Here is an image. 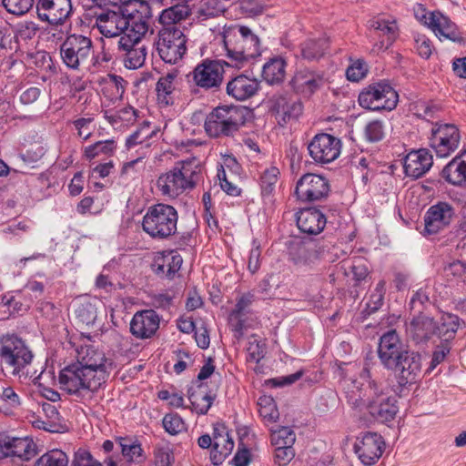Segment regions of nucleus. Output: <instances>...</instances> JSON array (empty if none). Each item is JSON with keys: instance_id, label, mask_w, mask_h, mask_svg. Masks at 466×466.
Instances as JSON below:
<instances>
[{"instance_id": "obj_1", "label": "nucleus", "mask_w": 466, "mask_h": 466, "mask_svg": "<svg viewBox=\"0 0 466 466\" xmlns=\"http://www.w3.org/2000/svg\"><path fill=\"white\" fill-rule=\"evenodd\" d=\"M345 393L347 402L352 409L360 412L366 410L377 421H391L398 413L396 399L383 393L367 368L360 371L358 378L347 383Z\"/></svg>"}, {"instance_id": "obj_2", "label": "nucleus", "mask_w": 466, "mask_h": 466, "mask_svg": "<svg viewBox=\"0 0 466 466\" xmlns=\"http://www.w3.org/2000/svg\"><path fill=\"white\" fill-rule=\"evenodd\" d=\"M202 178L201 163L193 157L178 163L171 170L159 176L157 187L163 196L175 198L186 190L193 189Z\"/></svg>"}, {"instance_id": "obj_3", "label": "nucleus", "mask_w": 466, "mask_h": 466, "mask_svg": "<svg viewBox=\"0 0 466 466\" xmlns=\"http://www.w3.org/2000/svg\"><path fill=\"white\" fill-rule=\"evenodd\" d=\"M222 40L229 66L240 68L249 58L260 55L259 39L247 26L224 27Z\"/></svg>"}, {"instance_id": "obj_4", "label": "nucleus", "mask_w": 466, "mask_h": 466, "mask_svg": "<svg viewBox=\"0 0 466 466\" xmlns=\"http://www.w3.org/2000/svg\"><path fill=\"white\" fill-rule=\"evenodd\" d=\"M140 10L128 12L107 11L98 15L95 26L106 37L127 36L136 23H149L150 7L145 1L139 2Z\"/></svg>"}, {"instance_id": "obj_5", "label": "nucleus", "mask_w": 466, "mask_h": 466, "mask_svg": "<svg viewBox=\"0 0 466 466\" xmlns=\"http://www.w3.org/2000/svg\"><path fill=\"white\" fill-rule=\"evenodd\" d=\"M60 389L69 394L85 396L97 390L103 384V373L92 371L77 361L67 365L59 373Z\"/></svg>"}, {"instance_id": "obj_6", "label": "nucleus", "mask_w": 466, "mask_h": 466, "mask_svg": "<svg viewBox=\"0 0 466 466\" xmlns=\"http://www.w3.org/2000/svg\"><path fill=\"white\" fill-rule=\"evenodd\" d=\"M245 124V109L223 106L213 109L205 120V130L211 137H229Z\"/></svg>"}, {"instance_id": "obj_7", "label": "nucleus", "mask_w": 466, "mask_h": 466, "mask_svg": "<svg viewBox=\"0 0 466 466\" xmlns=\"http://www.w3.org/2000/svg\"><path fill=\"white\" fill-rule=\"evenodd\" d=\"M177 219L178 215L174 207L157 204L147 210L142 228L151 238L164 239L176 233Z\"/></svg>"}, {"instance_id": "obj_8", "label": "nucleus", "mask_w": 466, "mask_h": 466, "mask_svg": "<svg viewBox=\"0 0 466 466\" xmlns=\"http://www.w3.org/2000/svg\"><path fill=\"white\" fill-rule=\"evenodd\" d=\"M135 28L129 29L127 36L118 40V51L123 64L127 69H137L144 66L147 55V47L141 42L148 31V23H136Z\"/></svg>"}, {"instance_id": "obj_9", "label": "nucleus", "mask_w": 466, "mask_h": 466, "mask_svg": "<svg viewBox=\"0 0 466 466\" xmlns=\"http://www.w3.org/2000/svg\"><path fill=\"white\" fill-rule=\"evenodd\" d=\"M187 38L184 32L176 26H164L157 33V51L160 58L175 65L186 55Z\"/></svg>"}, {"instance_id": "obj_10", "label": "nucleus", "mask_w": 466, "mask_h": 466, "mask_svg": "<svg viewBox=\"0 0 466 466\" xmlns=\"http://www.w3.org/2000/svg\"><path fill=\"white\" fill-rule=\"evenodd\" d=\"M0 343L1 363L11 369L12 374H19L32 362L34 358L32 351L25 341L17 336L5 335L2 338Z\"/></svg>"}, {"instance_id": "obj_11", "label": "nucleus", "mask_w": 466, "mask_h": 466, "mask_svg": "<svg viewBox=\"0 0 466 466\" xmlns=\"http://www.w3.org/2000/svg\"><path fill=\"white\" fill-rule=\"evenodd\" d=\"M399 101L396 90L386 82L370 85L359 95L360 105L370 110H392Z\"/></svg>"}, {"instance_id": "obj_12", "label": "nucleus", "mask_w": 466, "mask_h": 466, "mask_svg": "<svg viewBox=\"0 0 466 466\" xmlns=\"http://www.w3.org/2000/svg\"><path fill=\"white\" fill-rule=\"evenodd\" d=\"M92 52V40L87 36L76 34L67 36L60 47L63 63L73 70H79Z\"/></svg>"}, {"instance_id": "obj_13", "label": "nucleus", "mask_w": 466, "mask_h": 466, "mask_svg": "<svg viewBox=\"0 0 466 466\" xmlns=\"http://www.w3.org/2000/svg\"><path fill=\"white\" fill-rule=\"evenodd\" d=\"M228 61L206 58L198 64L190 73L194 85L205 91L218 89L224 79V66Z\"/></svg>"}, {"instance_id": "obj_14", "label": "nucleus", "mask_w": 466, "mask_h": 466, "mask_svg": "<svg viewBox=\"0 0 466 466\" xmlns=\"http://www.w3.org/2000/svg\"><path fill=\"white\" fill-rule=\"evenodd\" d=\"M400 339L396 330H390L380 339L378 355L385 369L392 371L411 352Z\"/></svg>"}, {"instance_id": "obj_15", "label": "nucleus", "mask_w": 466, "mask_h": 466, "mask_svg": "<svg viewBox=\"0 0 466 466\" xmlns=\"http://www.w3.org/2000/svg\"><path fill=\"white\" fill-rule=\"evenodd\" d=\"M400 339L396 330H390L380 339L378 355L385 369L392 371L411 352Z\"/></svg>"}, {"instance_id": "obj_16", "label": "nucleus", "mask_w": 466, "mask_h": 466, "mask_svg": "<svg viewBox=\"0 0 466 466\" xmlns=\"http://www.w3.org/2000/svg\"><path fill=\"white\" fill-rule=\"evenodd\" d=\"M400 339L396 330H390L380 339L378 355L385 369L392 371L411 352Z\"/></svg>"}, {"instance_id": "obj_17", "label": "nucleus", "mask_w": 466, "mask_h": 466, "mask_svg": "<svg viewBox=\"0 0 466 466\" xmlns=\"http://www.w3.org/2000/svg\"><path fill=\"white\" fill-rule=\"evenodd\" d=\"M461 134L453 124H435L431 128L430 145L440 157H447L459 147Z\"/></svg>"}, {"instance_id": "obj_18", "label": "nucleus", "mask_w": 466, "mask_h": 466, "mask_svg": "<svg viewBox=\"0 0 466 466\" xmlns=\"http://www.w3.org/2000/svg\"><path fill=\"white\" fill-rule=\"evenodd\" d=\"M311 158L319 164H329L336 160L340 155V140L329 134L316 135L308 145Z\"/></svg>"}, {"instance_id": "obj_19", "label": "nucleus", "mask_w": 466, "mask_h": 466, "mask_svg": "<svg viewBox=\"0 0 466 466\" xmlns=\"http://www.w3.org/2000/svg\"><path fill=\"white\" fill-rule=\"evenodd\" d=\"M456 217L454 206L446 201H439L427 210L424 217V232L428 235L438 234L449 228Z\"/></svg>"}, {"instance_id": "obj_20", "label": "nucleus", "mask_w": 466, "mask_h": 466, "mask_svg": "<svg viewBox=\"0 0 466 466\" xmlns=\"http://www.w3.org/2000/svg\"><path fill=\"white\" fill-rule=\"evenodd\" d=\"M329 186L319 175L308 173L297 182L295 194L302 201H317L328 196Z\"/></svg>"}, {"instance_id": "obj_21", "label": "nucleus", "mask_w": 466, "mask_h": 466, "mask_svg": "<svg viewBox=\"0 0 466 466\" xmlns=\"http://www.w3.org/2000/svg\"><path fill=\"white\" fill-rule=\"evenodd\" d=\"M383 438L376 432H365L357 438L354 450L363 464L372 465L384 451Z\"/></svg>"}, {"instance_id": "obj_22", "label": "nucleus", "mask_w": 466, "mask_h": 466, "mask_svg": "<svg viewBox=\"0 0 466 466\" xmlns=\"http://www.w3.org/2000/svg\"><path fill=\"white\" fill-rule=\"evenodd\" d=\"M37 16L51 25H61L72 12L71 0H38Z\"/></svg>"}, {"instance_id": "obj_23", "label": "nucleus", "mask_w": 466, "mask_h": 466, "mask_svg": "<svg viewBox=\"0 0 466 466\" xmlns=\"http://www.w3.org/2000/svg\"><path fill=\"white\" fill-rule=\"evenodd\" d=\"M369 25L373 38H382L375 45L378 50L387 49L398 35V25L393 18L378 15L369 21Z\"/></svg>"}, {"instance_id": "obj_24", "label": "nucleus", "mask_w": 466, "mask_h": 466, "mask_svg": "<svg viewBox=\"0 0 466 466\" xmlns=\"http://www.w3.org/2000/svg\"><path fill=\"white\" fill-rule=\"evenodd\" d=\"M160 318L153 309L137 312L130 322V331L137 339H145L155 335L159 328Z\"/></svg>"}, {"instance_id": "obj_25", "label": "nucleus", "mask_w": 466, "mask_h": 466, "mask_svg": "<svg viewBox=\"0 0 466 466\" xmlns=\"http://www.w3.org/2000/svg\"><path fill=\"white\" fill-rule=\"evenodd\" d=\"M324 82L323 74L309 69H300L293 76L290 86L296 93L304 97H309L324 85Z\"/></svg>"}, {"instance_id": "obj_26", "label": "nucleus", "mask_w": 466, "mask_h": 466, "mask_svg": "<svg viewBox=\"0 0 466 466\" xmlns=\"http://www.w3.org/2000/svg\"><path fill=\"white\" fill-rule=\"evenodd\" d=\"M424 24L427 25L440 39H447L452 42L462 41V36L457 25L447 16L441 14L430 13L423 15Z\"/></svg>"}, {"instance_id": "obj_27", "label": "nucleus", "mask_w": 466, "mask_h": 466, "mask_svg": "<svg viewBox=\"0 0 466 466\" xmlns=\"http://www.w3.org/2000/svg\"><path fill=\"white\" fill-rule=\"evenodd\" d=\"M433 164L432 155L425 148L412 150L404 158V171L408 177H420Z\"/></svg>"}, {"instance_id": "obj_28", "label": "nucleus", "mask_w": 466, "mask_h": 466, "mask_svg": "<svg viewBox=\"0 0 466 466\" xmlns=\"http://www.w3.org/2000/svg\"><path fill=\"white\" fill-rule=\"evenodd\" d=\"M392 372L400 386L414 383L421 373V357L411 351Z\"/></svg>"}, {"instance_id": "obj_29", "label": "nucleus", "mask_w": 466, "mask_h": 466, "mask_svg": "<svg viewBox=\"0 0 466 466\" xmlns=\"http://www.w3.org/2000/svg\"><path fill=\"white\" fill-rule=\"evenodd\" d=\"M234 441L224 426L215 427L213 433V449L210 460L214 465H219L231 454L234 449Z\"/></svg>"}, {"instance_id": "obj_30", "label": "nucleus", "mask_w": 466, "mask_h": 466, "mask_svg": "<svg viewBox=\"0 0 466 466\" xmlns=\"http://www.w3.org/2000/svg\"><path fill=\"white\" fill-rule=\"evenodd\" d=\"M327 223L326 217L319 209L305 208L297 215V225L299 230L308 235L319 234Z\"/></svg>"}, {"instance_id": "obj_31", "label": "nucleus", "mask_w": 466, "mask_h": 466, "mask_svg": "<svg viewBox=\"0 0 466 466\" xmlns=\"http://www.w3.org/2000/svg\"><path fill=\"white\" fill-rule=\"evenodd\" d=\"M77 355L78 363L92 370V371L100 370L103 373V382L105 383L108 376L107 360L105 354L93 346H84L77 351Z\"/></svg>"}, {"instance_id": "obj_32", "label": "nucleus", "mask_w": 466, "mask_h": 466, "mask_svg": "<svg viewBox=\"0 0 466 466\" xmlns=\"http://www.w3.org/2000/svg\"><path fill=\"white\" fill-rule=\"evenodd\" d=\"M258 88L259 83L246 75H238L227 84L228 95L239 101L253 96Z\"/></svg>"}, {"instance_id": "obj_33", "label": "nucleus", "mask_w": 466, "mask_h": 466, "mask_svg": "<svg viewBox=\"0 0 466 466\" xmlns=\"http://www.w3.org/2000/svg\"><path fill=\"white\" fill-rule=\"evenodd\" d=\"M406 332L416 343L425 342L435 335V321L426 315H419L407 325Z\"/></svg>"}, {"instance_id": "obj_34", "label": "nucleus", "mask_w": 466, "mask_h": 466, "mask_svg": "<svg viewBox=\"0 0 466 466\" xmlns=\"http://www.w3.org/2000/svg\"><path fill=\"white\" fill-rule=\"evenodd\" d=\"M271 110L275 113L279 122L287 123L292 118H297L302 113V104L286 96H275Z\"/></svg>"}, {"instance_id": "obj_35", "label": "nucleus", "mask_w": 466, "mask_h": 466, "mask_svg": "<svg viewBox=\"0 0 466 466\" xmlns=\"http://www.w3.org/2000/svg\"><path fill=\"white\" fill-rule=\"evenodd\" d=\"M441 175L453 186L466 185V150L451 160L442 169Z\"/></svg>"}, {"instance_id": "obj_36", "label": "nucleus", "mask_w": 466, "mask_h": 466, "mask_svg": "<svg viewBox=\"0 0 466 466\" xmlns=\"http://www.w3.org/2000/svg\"><path fill=\"white\" fill-rule=\"evenodd\" d=\"M187 398L191 403V408L198 414H207L210 409L215 395L208 390V387L198 382L196 386H192L187 391Z\"/></svg>"}, {"instance_id": "obj_37", "label": "nucleus", "mask_w": 466, "mask_h": 466, "mask_svg": "<svg viewBox=\"0 0 466 466\" xmlns=\"http://www.w3.org/2000/svg\"><path fill=\"white\" fill-rule=\"evenodd\" d=\"M37 454V446L30 437L10 436L8 458H18L28 461Z\"/></svg>"}, {"instance_id": "obj_38", "label": "nucleus", "mask_w": 466, "mask_h": 466, "mask_svg": "<svg viewBox=\"0 0 466 466\" xmlns=\"http://www.w3.org/2000/svg\"><path fill=\"white\" fill-rule=\"evenodd\" d=\"M182 262V257L177 252L169 251L156 258L155 271L159 276L172 279L180 269Z\"/></svg>"}, {"instance_id": "obj_39", "label": "nucleus", "mask_w": 466, "mask_h": 466, "mask_svg": "<svg viewBox=\"0 0 466 466\" xmlns=\"http://www.w3.org/2000/svg\"><path fill=\"white\" fill-rule=\"evenodd\" d=\"M287 63L281 56L270 58L262 68V77L268 85L281 83L286 76Z\"/></svg>"}, {"instance_id": "obj_40", "label": "nucleus", "mask_w": 466, "mask_h": 466, "mask_svg": "<svg viewBox=\"0 0 466 466\" xmlns=\"http://www.w3.org/2000/svg\"><path fill=\"white\" fill-rule=\"evenodd\" d=\"M461 326V320L458 316L444 313L438 322H435L437 335L443 342H449L453 339L458 329Z\"/></svg>"}, {"instance_id": "obj_41", "label": "nucleus", "mask_w": 466, "mask_h": 466, "mask_svg": "<svg viewBox=\"0 0 466 466\" xmlns=\"http://www.w3.org/2000/svg\"><path fill=\"white\" fill-rule=\"evenodd\" d=\"M101 304L96 299L84 298L75 310L79 322L87 327L95 324L97 318L98 306Z\"/></svg>"}, {"instance_id": "obj_42", "label": "nucleus", "mask_w": 466, "mask_h": 466, "mask_svg": "<svg viewBox=\"0 0 466 466\" xmlns=\"http://www.w3.org/2000/svg\"><path fill=\"white\" fill-rule=\"evenodd\" d=\"M289 255L292 261L298 266L310 265L319 257L312 244L301 242L296 243L290 248Z\"/></svg>"}, {"instance_id": "obj_43", "label": "nucleus", "mask_w": 466, "mask_h": 466, "mask_svg": "<svg viewBox=\"0 0 466 466\" xmlns=\"http://www.w3.org/2000/svg\"><path fill=\"white\" fill-rule=\"evenodd\" d=\"M329 47V38L326 35L318 39H308L301 44V56L311 61L322 57Z\"/></svg>"}, {"instance_id": "obj_44", "label": "nucleus", "mask_w": 466, "mask_h": 466, "mask_svg": "<svg viewBox=\"0 0 466 466\" xmlns=\"http://www.w3.org/2000/svg\"><path fill=\"white\" fill-rule=\"evenodd\" d=\"M190 15V8L186 4H177L164 9L159 15V23L164 26H174Z\"/></svg>"}, {"instance_id": "obj_45", "label": "nucleus", "mask_w": 466, "mask_h": 466, "mask_svg": "<svg viewBox=\"0 0 466 466\" xmlns=\"http://www.w3.org/2000/svg\"><path fill=\"white\" fill-rule=\"evenodd\" d=\"M116 451H120L122 457L127 461H141L143 458V450L141 445L127 438H118L116 440Z\"/></svg>"}, {"instance_id": "obj_46", "label": "nucleus", "mask_w": 466, "mask_h": 466, "mask_svg": "<svg viewBox=\"0 0 466 466\" xmlns=\"http://www.w3.org/2000/svg\"><path fill=\"white\" fill-rule=\"evenodd\" d=\"M127 81L116 75H108L105 80L103 93L111 101L122 99L126 91Z\"/></svg>"}, {"instance_id": "obj_47", "label": "nucleus", "mask_w": 466, "mask_h": 466, "mask_svg": "<svg viewBox=\"0 0 466 466\" xmlns=\"http://www.w3.org/2000/svg\"><path fill=\"white\" fill-rule=\"evenodd\" d=\"M177 76V72L173 70L168 72L165 76H161L156 86V91L158 96V99L165 104H169V96L175 90L174 81Z\"/></svg>"}, {"instance_id": "obj_48", "label": "nucleus", "mask_w": 466, "mask_h": 466, "mask_svg": "<svg viewBox=\"0 0 466 466\" xmlns=\"http://www.w3.org/2000/svg\"><path fill=\"white\" fill-rule=\"evenodd\" d=\"M69 459L66 452L54 449L42 454L34 466H68Z\"/></svg>"}, {"instance_id": "obj_49", "label": "nucleus", "mask_w": 466, "mask_h": 466, "mask_svg": "<svg viewBox=\"0 0 466 466\" xmlns=\"http://www.w3.org/2000/svg\"><path fill=\"white\" fill-rule=\"evenodd\" d=\"M227 10L225 0H201L198 5V17L208 19L220 15Z\"/></svg>"}, {"instance_id": "obj_50", "label": "nucleus", "mask_w": 466, "mask_h": 466, "mask_svg": "<svg viewBox=\"0 0 466 466\" xmlns=\"http://www.w3.org/2000/svg\"><path fill=\"white\" fill-rule=\"evenodd\" d=\"M259 415L268 422H275L279 419V413L275 400L270 396H261L258 400Z\"/></svg>"}, {"instance_id": "obj_51", "label": "nucleus", "mask_w": 466, "mask_h": 466, "mask_svg": "<svg viewBox=\"0 0 466 466\" xmlns=\"http://www.w3.org/2000/svg\"><path fill=\"white\" fill-rule=\"evenodd\" d=\"M116 148L114 140L98 141L85 148V157L87 159H93L100 155L110 156Z\"/></svg>"}, {"instance_id": "obj_52", "label": "nucleus", "mask_w": 466, "mask_h": 466, "mask_svg": "<svg viewBox=\"0 0 466 466\" xmlns=\"http://www.w3.org/2000/svg\"><path fill=\"white\" fill-rule=\"evenodd\" d=\"M155 135V130L152 129L147 123H144L135 132H133L126 140V146L127 148H132L137 145L146 144L148 147L149 144L147 142V139L151 138Z\"/></svg>"}, {"instance_id": "obj_53", "label": "nucleus", "mask_w": 466, "mask_h": 466, "mask_svg": "<svg viewBox=\"0 0 466 466\" xmlns=\"http://www.w3.org/2000/svg\"><path fill=\"white\" fill-rule=\"evenodd\" d=\"M296 434L289 427H280L271 431V443L274 446H293Z\"/></svg>"}, {"instance_id": "obj_54", "label": "nucleus", "mask_w": 466, "mask_h": 466, "mask_svg": "<svg viewBox=\"0 0 466 466\" xmlns=\"http://www.w3.org/2000/svg\"><path fill=\"white\" fill-rule=\"evenodd\" d=\"M163 427L171 435H177L186 430V423L177 413L165 415L162 420Z\"/></svg>"}, {"instance_id": "obj_55", "label": "nucleus", "mask_w": 466, "mask_h": 466, "mask_svg": "<svg viewBox=\"0 0 466 466\" xmlns=\"http://www.w3.org/2000/svg\"><path fill=\"white\" fill-rule=\"evenodd\" d=\"M364 135L368 141H380L385 135V126L380 120H372L369 122L364 129Z\"/></svg>"}, {"instance_id": "obj_56", "label": "nucleus", "mask_w": 466, "mask_h": 466, "mask_svg": "<svg viewBox=\"0 0 466 466\" xmlns=\"http://www.w3.org/2000/svg\"><path fill=\"white\" fill-rule=\"evenodd\" d=\"M34 0H3L7 12L21 15L27 13L33 6Z\"/></svg>"}, {"instance_id": "obj_57", "label": "nucleus", "mask_w": 466, "mask_h": 466, "mask_svg": "<svg viewBox=\"0 0 466 466\" xmlns=\"http://www.w3.org/2000/svg\"><path fill=\"white\" fill-rule=\"evenodd\" d=\"M367 72V65L361 60H357L347 68L346 76L350 81L358 82L366 76Z\"/></svg>"}, {"instance_id": "obj_58", "label": "nucleus", "mask_w": 466, "mask_h": 466, "mask_svg": "<svg viewBox=\"0 0 466 466\" xmlns=\"http://www.w3.org/2000/svg\"><path fill=\"white\" fill-rule=\"evenodd\" d=\"M44 284L42 282L36 280H29L25 286L24 287L23 292L25 296H29L28 299H25L27 302H30V305L34 301V299H38L44 293Z\"/></svg>"}, {"instance_id": "obj_59", "label": "nucleus", "mask_w": 466, "mask_h": 466, "mask_svg": "<svg viewBox=\"0 0 466 466\" xmlns=\"http://www.w3.org/2000/svg\"><path fill=\"white\" fill-rule=\"evenodd\" d=\"M228 323L238 339L243 335L244 331L248 327L245 314H230L228 318Z\"/></svg>"}, {"instance_id": "obj_60", "label": "nucleus", "mask_w": 466, "mask_h": 466, "mask_svg": "<svg viewBox=\"0 0 466 466\" xmlns=\"http://www.w3.org/2000/svg\"><path fill=\"white\" fill-rule=\"evenodd\" d=\"M2 407L6 406V412L8 410L15 409L20 405V399L13 388H4L1 393Z\"/></svg>"}, {"instance_id": "obj_61", "label": "nucleus", "mask_w": 466, "mask_h": 466, "mask_svg": "<svg viewBox=\"0 0 466 466\" xmlns=\"http://www.w3.org/2000/svg\"><path fill=\"white\" fill-rule=\"evenodd\" d=\"M295 456L292 446H276L275 459L279 466H286Z\"/></svg>"}, {"instance_id": "obj_62", "label": "nucleus", "mask_w": 466, "mask_h": 466, "mask_svg": "<svg viewBox=\"0 0 466 466\" xmlns=\"http://www.w3.org/2000/svg\"><path fill=\"white\" fill-rule=\"evenodd\" d=\"M73 466H101V464L93 459L89 451L79 449L75 454Z\"/></svg>"}, {"instance_id": "obj_63", "label": "nucleus", "mask_w": 466, "mask_h": 466, "mask_svg": "<svg viewBox=\"0 0 466 466\" xmlns=\"http://www.w3.org/2000/svg\"><path fill=\"white\" fill-rule=\"evenodd\" d=\"M240 8L248 15H258L264 11V4L260 0H242Z\"/></svg>"}, {"instance_id": "obj_64", "label": "nucleus", "mask_w": 466, "mask_h": 466, "mask_svg": "<svg viewBox=\"0 0 466 466\" xmlns=\"http://www.w3.org/2000/svg\"><path fill=\"white\" fill-rule=\"evenodd\" d=\"M444 273L447 277L461 279L466 274V265L460 261H453L444 267Z\"/></svg>"}]
</instances>
